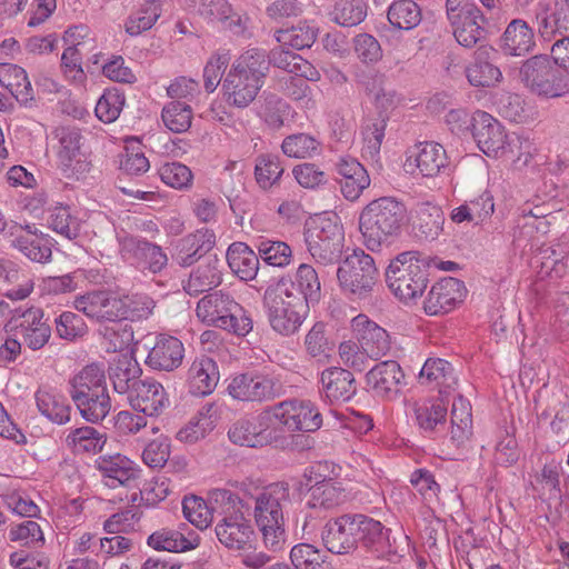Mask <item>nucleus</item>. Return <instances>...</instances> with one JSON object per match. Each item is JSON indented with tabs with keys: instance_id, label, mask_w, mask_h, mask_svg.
Returning <instances> with one entry per match:
<instances>
[{
	"instance_id": "f257e3e1",
	"label": "nucleus",
	"mask_w": 569,
	"mask_h": 569,
	"mask_svg": "<svg viewBox=\"0 0 569 569\" xmlns=\"http://www.w3.org/2000/svg\"><path fill=\"white\" fill-rule=\"evenodd\" d=\"M408 210L403 201L383 196L370 201L359 213V231L365 247L380 251L392 244L408 223Z\"/></svg>"
},
{
	"instance_id": "f03ea898",
	"label": "nucleus",
	"mask_w": 569,
	"mask_h": 569,
	"mask_svg": "<svg viewBox=\"0 0 569 569\" xmlns=\"http://www.w3.org/2000/svg\"><path fill=\"white\" fill-rule=\"evenodd\" d=\"M268 74L263 50L248 49L231 64L223 77L222 91L229 106L244 109L254 101Z\"/></svg>"
},
{
	"instance_id": "7ed1b4c3",
	"label": "nucleus",
	"mask_w": 569,
	"mask_h": 569,
	"mask_svg": "<svg viewBox=\"0 0 569 569\" xmlns=\"http://www.w3.org/2000/svg\"><path fill=\"white\" fill-rule=\"evenodd\" d=\"M69 396L88 422L102 421L111 409L104 370L97 363L83 367L69 380Z\"/></svg>"
},
{
	"instance_id": "20e7f679",
	"label": "nucleus",
	"mask_w": 569,
	"mask_h": 569,
	"mask_svg": "<svg viewBox=\"0 0 569 569\" xmlns=\"http://www.w3.org/2000/svg\"><path fill=\"white\" fill-rule=\"evenodd\" d=\"M211 502L219 505L222 516L214 529L218 540L231 550L251 549L254 531L243 515V509L249 510V507L228 489L212 490Z\"/></svg>"
},
{
	"instance_id": "39448f33",
	"label": "nucleus",
	"mask_w": 569,
	"mask_h": 569,
	"mask_svg": "<svg viewBox=\"0 0 569 569\" xmlns=\"http://www.w3.org/2000/svg\"><path fill=\"white\" fill-rule=\"evenodd\" d=\"M290 505L287 482L270 483L254 499V520L267 548L278 550L284 541L283 510Z\"/></svg>"
},
{
	"instance_id": "423d86ee",
	"label": "nucleus",
	"mask_w": 569,
	"mask_h": 569,
	"mask_svg": "<svg viewBox=\"0 0 569 569\" xmlns=\"http://www.w3.org/2000/svg\"><path fill=\"white\" fill-rule=\"evenodd\" d=\"M262 305L271 329L283 337L297 333L309 313L303 298L284 289L282 283L267 287Z\"/></svg>"
},
{
	"instance_id": "0eeeda50",
	"label": "nucleus",
	"mask_w": 569,
	"mask_h": 569,
	"mask_svg": "<svg viewBox=\"0 0 569 569\" xmlns=\"http://www.w3.org/2000/svg\"><path fill=\"white\" fill-rule=\"evenodd\" d=\"M196 312L203 323L240 337L247 336L253 328L249 313L230 293L221 290L203 296L197 303Z\"/></svg>"
},
{
	"instance_id": "6e6552de",
	"label": "nucleus",
	"mask_w": 569,
	"mask_h": 569,
	"mask_svg": "<svg viewBox=\"0 0 569 569\" xmlns=\"http://www.w3.org/2000/svg\"><path fill=\"white\" fill-rule=\"evenodd\" d=\"M519 78L538 97L555 99L569 94V76L559 70L548 54H536L525 60Z\"/></svg>"
},
{
	"instance_id": "1a4fd4ad",
	"label": "nucleus",
	"mask_w": 569,
	"mask_h": 569,
	"mask_svg": "<svg viewBox=\"0 0 569 569\" xmlns=\"http://www.w3.org/2000/svg\"><path fill=\"white\" fill-rule=\"evenodd\" d=\"M305 242L311 257L320 264H333L341 259L345 232L338 216H319L305 226Z\"/></svg>"
},
{
	"instance_id": "9d476101",
	"label": "nucleus",
	"mask_w": 569,
	"mask_h": 569,
	"mask_svg": "<svg viewBox=\"0 0 569 569\" xmlns=\"http://www.w3.org/2000/svg\"><path fill=\"white\" fill-rule=\"evenodd\" d=\"M417 256L418 251L401 252L386 269L387 286L402 301L421 296L428 284V267Z\"/></svg>"
},
{
	"instance_id": "9b49d317",
	"label": "nucleus",
	"mask_w": 569,
	"mask_h": 569,
	"mask_svg": "<svg viewBox=\"0 0 569 569\" xmlns=\"http://www.w3.org/2000/svg\"><path fill=\"white\" fill-rule=\"evenodd\" d=\"M337 279L343 293L353 299L370 298L379 281V271L373 258L362 249L353 250L337 269Z\"/></svg>"
},
{
	"instance_id": "f8f14e48",
	"label": "nucleus",
	"mask_w": 569,
	"mask_h": 569,
	"mask_svg": "<svg viewBox=\"0 0 569 569\" xmlns=\"http://www.w3.org/2000/svg\"><path fill=\"white\" fill-rule=\"evenodd\" d=\"M359 547L373 560L396 565L408 552L409 538L402 532H395L381 521L369 517Z\"/></svg>"
},
{
	"instance_id": "ddd939ff",
	"label": "nucleus",
	"mask_w": 569,
	"mask_h": 569,
	"mask_svg": "<svg viewBox=\"0 0 569 569\" xmlns=\"http://www.w3.org/2000/svg\"><path fill=\"white\" fill-rule=\"evenodd\" d=\"M359 547L373 560L396 565L408 552L409 538L402 532H395L381 521L369 517Z\"/></svg>"
},
{
	"instance_id": "4468645a",
	"label": "nucleus",
	"mask_w": 569,
	"mask_h": 569,
	"mask_svg": "<svg viewBox=\"0 0 569 569\" xmlns=\"http://www.w3.org/2000/svg\"><path fill=\"white\" fill-rule=\"evenodd\" d=\"M227 391L234 400L261 403L280 397L283 387L277 378L253 370L233 376Z\"/></svg>"
},
{
	"instance_id": "2eb2a0df",
	"label": "nucleus",
	"mask_w": 569,
	"mask_h": 569,
	"mask_svg": "<svg viewBox=\"0 0 569 569\" xmlns=\"http://www.w3.org/2000/svg\"><path fill=\"white\" fill-rule=\"evenodd\" d=\"M269 412L288 431L315 432L322 426L321 413L309 400H284L269 407Z\"/></svg>"
},
{
	"instance_id": "dca6fc26",
	"label": "nucleus",
	"mask_w": 569,
	"mask_h": 569,
	"mask_svg": "<svg viewBox=\"0 0 569 569\" xmlns=\"http://www.w3.org/2000/svg\"><path fill=\"white\" fill-rule=\"evenodd\" d=\"M122 259L141 271L161 273L168 266V254L161 246L138 236H124L119 240Z\"/></svg>"
},
{
	"instance_id": "f3484780",
	"label": "nucleus",
	"mask_w": 569,
	"mask_h": 569,
	"mask_svg": "<svg viewBox=\"0 0 569 569\" xmlns=\"http://www.w3.org/2000/svg\"><path fill=\"white\" fill-rule=\"evenodd\" d=\"M271 416L269 408L257 416L236 420L228 430V437L234 445L248 448H262L272 442L269 430Z\"/></svg>"
},
{
	"instance_id": "a211bd4d",
	"label": "nucleus",
	"mask_w": 569,
	"mask_h": 569,
	"mask_svg": "<svg viewBox=\"0 0 569 569\" xmlns=\"http://www.w3.org/2000/svg\"><path fill=\"white\" fill-rule=\"evenodd\" d=\"M466 293L463 281L453 277L443 278L429 290L423 309L429 316L447 313L463 301Z\"/></svg>"
},
{
	"instance_id": "6ab92c4d",
	"label": "nucleus",
	"mask_w": 569,
	"mask_h": 569,
	"mask_svg": "<svg viewBox=\"0 0 569 569\" xmlns=\"http://www.w3.org/2000/svg\"><path fill=\"white\" fill-rule=\"evenodd\" d=\"M473 121L476 124L471 136L478 148L489 157H497L499 152L503 154L509 143L502 126L489 113L480 110L473 113Z\"/></svg>"
},
{
	"instance_id": "aec40b11",
	"label": "nucleus",
	"mask_w": 569,
	"mask_h": 569,
	"mask_svg": "<svg viewBox=\"0 0 569 569\" xmlns=\"http://www.w3.org/2000/svg\"><path fill=\"white\" fill-rule=\"evenodd\" d=\"M347 496L343 488L331 479H323L311 485L305 496V506L311 512L306 516L303 529L307 527L308 518L320 517L329 510L345 502Z\"/></svg>"
},
{
	"instance_id": "412c9836",
	"label": "nucleus",
	"mask_w": 569,
	"mask_h": 569,
	"mask_svg": "<svg viewBox=\"0 0 569 569\" xmlns=\"http://www.w3.org/2000/svg\"><path fill=\"white\" fill-rule=\"evenodd\" d=\"M352 329L362 353H366L369 358L379 359L390 350L388 332L367 316L359 315L355 317Z\"/></svg>"
},
{
	"instance_id": "4be33fe9",
	"label": "nucleus",
	"mask_w": 569,
	"mask_h": 569,
	"mask_svg": "<svg viewBox=\"0 0 569 569\" xmlns=\"http://www.w3.org/2000/svg\"><path fill=\"white\" fill-rule=\"evenodd\" d=\"M216 244V234L208 228L180 238L171 253V258L180 267H190L208 253Z\"/></svg>"
},
{
	"instance_id": "5701e85b",
	"label": "nucleus",
	"mask_w": 569,
	"mask_h": 569,
	"mask_svg": "<svg viewBox=\"0 0 569 569\" xmlns=\"http://www.w3.org/2000/svg\"><path fill=\"white\" fill-rule=\"evenodd\" d=\"M367 385L379 397L392 398L400 393L405 386V373L395 360L377 363L366 375Z\"/></svg>"
},
{
	"instance_id": "b1692460",
	"label": "nucleus",
	"mask_w": 569,
	"mask_h": 569,
	"mask_svg": "<svg viewBox=\"0 0 569 569\" xmlns=\"http://www.w3.org/2000/svg\"><path fill=\"white\" fill-rule=\"evenodd\" d=\"M336 180L342 196L355 201L370 186V177L365 167L355 158L343 157L336 163Z\"/></svg>"
},
{
	"instance_id": "393cba45",
	"label": "nucleus",
	"mask_w": 569,
	"mask_h": 569,
	"mask_svg": "<svg viewBox=\"0 0 569 569\" xmlns=\"http://www.w3.org/2000/svg\"><path fill=\"white\" fill-rule=\"evenodd\" d=\"M43 310L30 307L23 309L16 325L18 335L31 350L42 349L51 337V327L43 319Z\"/></svg>"
},
{
	"instance_id": "a878e982",
	"label": "nucleus",
	"mask_w": 569,
	"mask_h": 569,
	"mask_svg": "<svg viewBox=\"0 0 569 569\" xmlns=\"http://www.w3.org/2000/svg\"><path fill=\"white\" fill-rule=\"evenodd\" d=\"M321 393L330 403L345 402L357 393L353 373L340 367L325 369L320 376Z\"/></svg>"
},
{
	"instance_id": "bb28decb",
	"label": "nucleus",
	"mask_w": 569,
	"mask_h": 569,
	"mask_svg": "<svg viewBox=\"0 0 569 569\" xmlns=\"http://www.w3.org/2000/svg\"><path fill=\"white\" fill-rule=\"evenodd\" d=\"M96 465L103 477L104 485L109 488L129 487L140 477L141 472L132 460L119 453L101 456L97 459Z\"/></svg>"
},
{
	"instance_id": "cd10ccee",
	"label": "nucleus",
	"mask_w": 569,
	"mask_h": 569,
	"mask_svg": "<svg viewBox=\"0 0 569 569\" xmlns=\"http://www.w3.org/2000/svg\"><path fill=\"white\" fill-rule=\"evenodd\" d=\"M183 343L176 337L159 335L149 350L146 365L159 371H172L182 363Z\"/></svg>"
},
{
	"instance_id": "c85d7f7f",
	"label": "nucleus",
	"mask_w": 569,
	"mask_h": 569,
	"mask_svg": "<svg viewBox=\"0 0 569 569\" xmlns=\"http://www.w3.org/2000/svg\"><path fill=\"white\" fill-rule=\"evenodd\" d=\"M132 409L148 417H157L164 407V389L154 380H140L128 395Z\"/></svg>"
},
{
	"instance_id": "c756f323",
	"label": "nucleus",
	"mask_w": 569,
	"mask_h": 569,
	"mask_svg": "<svg viewBox=\"0 0 569 569\" xmlns=\"http://www.w3.org/2000/svg\"><path fill=\"white\" fill-rule=\"evenodd\" d=\"M535 47L533 29L523 19L511 20L500 38V48L505 56L523 57Z\"/></svg>"
},
{
	"instance_id": "7c9ffc66",
	"label": "nucleus",
	"mask_w": 569,
	"mask_h": 569,
	"mask_svg": "<svg viewBox=\"0 0 569 569\" xmlns=\"http://www.w3.org/2000/svg\"><path fill=\"white\" fill-rule=\"evenodd\" d=\"M220 375L217 362L206 356L197 358L188 370L189 392L193 396H208L217 387Z\"/></svg>"
},
{
	"instance_id": "2f4dec72",
	"label": "nucleus",
	"mask_w": 569,
	"mask_h": 569,
	"mask_svg": "<svg viewBox=\"0 0 569 569\" xmlns=\"http://www.w3.org/2000/svg\"><path fill=\"white\" fill-rule=\"evenodd\" d=\"M277 283H282L284 289L302 297L309 308L317 305L321 299L320 279L316 269L310 264L301 263L293 280L282 278Z\"/></svg>"
},
{
	"instance_id": "473e14b6",
	"label": "nucleus",
	"mask_w": 569,
	"mask_h": 569,
	"mask_svg": "<svg viewBox=\"0 0 569 569\" xmlns=\"http://www.w3.org/2000/svg\"><path fill=\"white\" fill-rule=\"evenodd\" d=\"M222 282V262L217 256H209L189 276L183 286L190 296H198L209 291Z\"/></svg>"
},
{
	"instance_id": "72a5a7b5",
	"label": "nucleus",
	"mask_w": 569,
	"mask_h": 569,
	"mask_svg": "<svg viewBox=\"0 0 569 569\" xmlns=\"http://www.w3.org/2000/svg\"><path fill=\"white\" fill-rule=\"evenodd\" d=\"M34 399L38 411L50 422L62 426L70 421L71 406L60 392L49 387H40Z\"/></svg>"
},
{
	"instance_id": "f704fd0d",
	"label": "nucleus",
	"mask_w": 569,
	"mask_h": 569,
	"mask_svg": "<svg viewBox=\"0 0 569 569\" xmlns=\"http://www.w3.org/2000/svg\"><path fill=\"white\" fill-rule=\"evenodd\" d=\"M321 539L327 550L335 555H352L356 552L345 513L329 519L322 528Z\"/></svg>"
},
{
	"instance_id": "c9c22d12",
	"label": "nucleus",
	"mask_w": 569,
	"mask_h": 569,
	"mask_svg": "<svg viewBox=\"0 0 569 569\" xmlns=\"http://www.w3.org/2000/svg\"><path fill=\"white\" fill-rule=\"evenodd\" d=\"M421 385L439 388V393H448L458 383L453 366L441 358H429L419 372Z\"/></svg>"
},
{
	"instance_id": "e433bc0d",
	"label": "nucleus",
	"mask_w": 569,
	"mask_h": 569,
	"mask_svg": "<svg viewBox=\"0 0 569 569\" xmlns=\"http://www.w3.org/2000/svg\"><path fill=\"white\" fill-rule=\"evenodd\" d=\"M226 258L229 268L240 280L250 281L256 278L260 258L253 248L244 242H233L229 246Z\"/></svg>"
},
{
	"instance_id": "4c0bfd02",
	"label": "nucleus",
	"mask_w": 569,
	"mask_h": 569,
	"mask_svg": "<svg viewBox=\"0 0 569 569\" xmlns=\"http://www.w3.org/2000/svg\"><path fill=\"white\" fill-rule=\"evenodd\" d=\"M56 137L59 140L60 149L58 151L59 168L66 177L76 173L74 163H79L82 134L76 127L57 128Z\"/></svg>"
},
{
	"instance_id": "58836bf2",
	"label": "nucleus",
	"mask_w": 569,
	"mask_h": 569,
	"mask_svg": "<svg viewBox=\"0 0 569 569\" xmlns=\"http://www.w3.org/2000/svg\"><path fill=\"white\" fill-rule=\"evenodd\" d=\"M200 538L194 531L187 535L176 529L162 528L148 537L149 547L158 551L182 552L199 546Z\"/></svg>"
},
{
	"instance_id": "ea45409f",
	"label": "nucleus",
	"mask_w": 569,
	"mask_h": 569,
	"mask_svg": "<svg viewBox=\"0 0 569 569\" xmlns=\"http://www.w3.org/2000/svg\"><path fill=\"white\" fill-rule=\"evenodd\" d=\"M492 47L480 46L476 51L475 61L466 69L469 83L473 87H491L502 78L500 69L487 60Z\"/></svg>"
},
{
	"instance_id": "a19ab883",
	"label": "nucleus",
	"mask_w": 569,
	"mask_h": 569,
	"mask_svg": "<svg viewBox=\"0 0 569 569\" xmlns=\"http://www.w3.org/2000/svg\"><path fill=\"white\" fill-rule=\"evenodd\" d=\"M0 83L7 88L17 101L28 106L34 100V90L26 70L16 64H0Z\"/></svg>"
},
{
	"instance_id": "79ce46f5",
	"label": "nucleus",
	"mask_w": 569,
	"mask_h": 569,
	"mask_svg": "<svg viewBox=\"0 0 569 569\" xmlns=\"http://www.w3.org/2000/svg\"><path fill=\"white\" fill-rule=\"evenodd\" d=\"M141 369L132 357L121 355L109 367V378L118 393H130L133 385L139 380Z\"/></svg>"
},
{
	"instance_id": "37998d69",
	"label": "nucleus",
	"mask_w": 569,
	"mask_h": 569,
	"mask_svg": "<svg viewBox=\"0 0 569 569\" xmlns=\"http://www.w3.org/2000/svg\"><path fill=\"white\" fill-rule=\"evenodd\" d=\"M445 214L439 206L423 202L418 207L413 228L426 240H435L443 229Z\"/></svg>"
},
{
	"instance_id": "c03bdc74",
	"label": "nucleus",
	"mask_w": 569,
	"mask_h": 569,
	"mask_svg": "<svg viewBox=\"0 0 569 569\" xmlns=\"http://www.w3.org/2000/svg\"><path fill=\"white\" fill-rule=\"evenodd\" d=\"M161 0H142L139 9L133 11L124 21V30L136 37L150 30L161 16Z\"/></svg>"
},
{
	"instance_id": "a18cd8bd",
	"label": "nucleus",
	"mask_w": 569,
	"mask_h": 569,
	"mask_svg": "<svg viewBox=\"0 0 569 569\" xmlns=\"http://www.w3.org/2000/svg\"><path fill=\"white\" fill-rule=\"evenodd\" d=\"M457 42L465 48H472L486 37V18L479 10L478 14L466 16L457 22H450Z\"/></svg>"
},
{
	"instance_id": "49530a36",
	"label": "nucleus",
	"mask_w": 569,
	"mask_h": 569,
	"mask_svg": "<svg viewBox=\"0 0 569 569\" xmlns=\"http://www.w3.org/2000/svg\"><path fill=\"white\" fill-rule=\"evenodd\" d=\"M389 22L399 30H412L422 20V10L413 0H395L388 8Z\"/></svg>"
},
{
	"instance_id": "de8ad7c7",
	"label": "nucleus",
	"mask_w": 569,
	"mask_h": 569,
	"mask_svg": "<svg viewBox=\"0 0 569 569\" xmlns=\"http://www.w3.org/2000/svg\"><path fill=\"white\" fill-rule=\"evenodd\" d=\"M416 420L419 428L427 436H438L443 433L447 422V408L436 401L430 405L418 406L415 409Z\"/></svg>"
},
{
	"instance_id": "09e8293b",
	"label": "nucleus",
	"mask_w": 569,
	"mask_h": 569,
	"mask_svg": "<svg viewBox=\"0 0 569 569\" xmlns=\"http://www.w3.org/2000/svg\"><path fill=\"white\" fill-rule=\"evenodd\" d=\"M416 164L423 177L437 176L447 166L445 148L437 142L419 143Z\"/></svg>"
},
{
	"instance_id": "8fccbe9b",
	"label": "nucleus",
	"mask_w": 569,
	"mask_h": 569,
	"mask_svg": "<svg viewBox=\"0 0 569 569\" xmlns=\"http://www.w3.org/2000/svg\"><path fill=\"white\" fill-rule=\"evenodd\" d=\"M318 31L317 27L303 21L291 28L277 30L274 38L282 46L302 50L312 47L318 37Z\"/></svg>"
},
{
	"instance_id": "3c124183",
	"label": "nucleus",
	"mask_w": 569,
	"mask_h": 569,
	"mask_svg": "<svg viewBox=\"0 0 569 569\" xmlns=\"http://www.w3.org/2000/svg\"><path fill=\"white\" fill-rule=\"evenodd\" d=\"M535 22L539 34L546 41H551L557 33L569 31V21L568 23L561 21L560 9L557 4L555 11H551L548 3H538L535 9Z\"/></svg>"
},
{
	"instance_id": "603ef678",
	"label": "nucleus",
	"mask_w": 569,
	"mask_h": 569,
	"mask_svg": "<svg viewBox=\"0 0 569 569\" xmlns=\"http://www.w3.org/2000/svg\"><path fill=\"white\" fill-rule=\"evenodd\" d=\"M335 346V341L327 331V325L322 321L316 322L305 337V349L311 358L328 359Z\"/></svg>"
},
{
	"instance_id": "864d4df0",
	"label": "nucleus",
	"mask_w": 569,
	"mask_h": 569,
	"mask_svg": "<svg viewBox=\"0 0 569 569\" xmlns=\"http://www.w3.org/2000/svg\"><path fill=\"white\" fill-rule=\"evenodd\" d=\"M367 11L366 0H337L330 16L333 22L342 27H355L366 19Z\"/></svg>"
},
{
	"instance_id": "5fc2aeb1",
	"label": "nucleus",
	"mask_w": 569,
	"mask_h": 569,
	"mask_svg": "<svg viewBox=\"0 0 569 569\" xmlns=\"http://www.w3.org/2000/svg\"><path fill=\"white\" fill-rule=\"evenodd\" d=\"M283 172L284 168L278 154L266 153L256 158L254 178L262 189H270L280 180Z\"/></svg>"
},
{
	"instance_id": "6e6d98bb",
	"label": "nucleus",
	"mask_w": 569,
	"mask_h": 569,
	"mask_svg": "<svg viewBox=\"0 0 569 569\" xmlns=\"http://www.w3.org/2000/svg\"><path fill=\"white\" fill-rule=\"evenodd\" d=\"M259 258L267 264L283 268L291 262L292 250L290 246L280 240L259 239L254 242Z\"/></svg>"
},
{
	"instance_id": "4d7b16f0",
	"label": "nucleus",
	"mask_w": 569,
	"mask_h": 569,
	"mask_svg": "<svg viewBox=\"0 0 569 569\" xmlns=\"http://www.w3.org/2000/svg\"><path fill=\"white\" fill-rule=\"evenodd\" d=\"M210 503L211 506L209 507L202 498L197 496L184 497L182 501L184 518L201 530L208 528L213 521V511L219 508V505Z\"/></svg>"
},
{
	"instance_id": "13d9d810",
	"label": "nucleus",
	"mask_w": 569,
	"mask_h": 569,
	"mask_svg": "<svg viewBox=\"0 0 569 569\" xmlns=\"http://www.w3.org/2000/svg\"><path fill=\"white\" fill-rule=\"evenodd\" d=\"M14 247L33 262L46 263L52 256L51 242L42 233L19 236L14 239Z\"/></svg>"
},
{
	"instance_id": "bf43d9fd",
	"label": "nucleus",
	"mask_w": 569,
	"mask_h": 569,
	"mask_svg": "<svg viewBox=\"0 0 569 569\" xmlns=\"http://www.w3.org/2000/svg\"><path fill=\"white\" fill-rule=\"evenodd\" d=\"M161 118L170 131L181 133L190 128L192 111L187 103L172 101L162 109Z\"/></svg>"
},
{
	"instance_id": "052dcab7",
	"label": "nucleus",
	"mask_w": 569,
	"mask_h": 569,
	"mask_svg": "<svg viewBox=\"0 0 569 569\" xmlns=\"http://www.w3.org/2000/svg\"><path fill=\"white\" fill-rule=\"evenodd\" d=\"M124 96L118 89H108L99 98L96 104V116L104 123H111L118 119L123 106Z\"/></svg>"
},
{
	"instance_id": "680f3d73",
	"label": "nucleus",
	"mask_w": 569,
	"mask_h": 569,
	"mask_svg": "<svg viewBox=\"0 0 569 569\" xmlns=\"http://www.w3.org/2000/svg\"><path fill=\"white\" fill-rule=\"evenodd\" d=\"M320 143L307 133H296L283 139L281 149L290 158H308L318 153Z\"/></svg>"
},
{
	"instance_id": "e2e57ef3",
	"label": "nucleus",
	"mask_w": 569,
	"mask_h": 569,
	"mask_svg": "<svg viewBox=\"0 0 569 569\" xmlns=\"http://www.w3.org/2000/svg\"><path fill=\"white\" fill-rule=\"evenodd\" d=\"M122 320L138 321L147 319L153 308L154 301L147 295H132L121 297Z\"/></svg>"
},
{
	"instance_id": "0e129e2a",
	"label": "nucleus",
	"mask_w": 569,
	"mask_h": 569,
	"mask_svg": "<svg viewBox=\"0 0 569 569\" xmlns=\"http://www.w3.org/2000/svg\"><path fill=\"white\" fill-rule=\"evenodd\" d=\"M159 176L162 182L174 189H186L192 184V172L183 163L169 162L159 169Z\"/></svg>"
},
{
	"instance_id": "69168bd1",
	"label": "nucleus",
	"mask_w": 569,
	"mask_h": 569,
	"mask_svg": "<svg viewBox=\"0 0 569 569\" xmlns=\"http://www.w3.org/2000/svg\"><path fill=\"white\" fill-rule=\"evenodd\" d=\"M49 226L53 231L69 240L76 239L80 232L78 219L71 216L67 207L54 208L50 216Z\"/></svg>"
},
{
	"instance_id": "338daca9",
	"label": "nucleus",
	"mask_w": 569,
	"mask_h": 569,
	"mask_svg": "<svg viewBox=\"0 0 569 569\" xmlns=\"http://www.w3.org/2000/svg\"><path fill=\"white\" fill-rule=\"evenodd\" d=\"M290 559L297 569H320L323 562L321 551L309 543H298L290 551Z\"/></svg>"
},
{
	"instance_id": "774afa93",
	"label": "nucleus",
	"mask_w": 569,
	"mask_h": 569,
	"mask_svg": "<svg viewBox=\"0 0 569 569\" xmlns=\"http://www.w3.org/2000/svg\"><path fill=\"white\" fill-rule=\"evenodd\" d=\"M56 329L59 337L67 340L82 337L87 332L83 319L71 311H64L56 319Z\"/></svg>"
}]
</instances>
